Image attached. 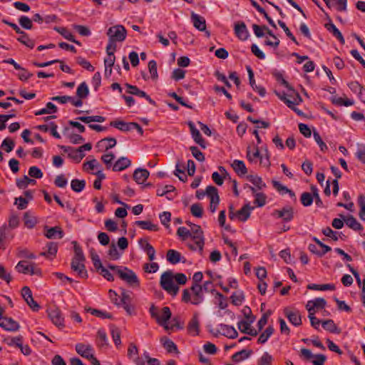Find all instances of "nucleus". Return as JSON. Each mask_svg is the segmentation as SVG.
Wrapping results in <instances>:
<instances>
[{
  "mask_svg": "<svg viewBox=\"0 0 365 365\" xmlns=\"http://www.w3.org/2000/svg\"><path fill=\"white\" fill-rule=\"evenodd\" d=\"M174 279L179 284H185L187 282V277L185 274L177 273L175 275H173L171 271L163 272L160 277V282L161 287L173 296H175L179 291L178 286L174 284Z\"/></svg>",
  "mask_w": 365,
  "mask_h": 365,
  "instance_id": "obj_1",
  "label": "nucleus"
},
{
  "mask_svg": "<svg viewBox=\"0 0 365 365\" xmlns=\"http://www.w3.org/2000/svg\"><path fill=\"white\" fill-rule=\"evenodd\" d=\"M73 243L75 255L71 264V269L76 272L80 277L87 278L88 272L84 264L85 256L82 249L77 245L76 242H73Z\"/></svg>",
  "mask_w": 365,
  "mask_h": 365,
  "instance_id": "obj_2",
  "label": "nucleus"
},
{
  "mask_svg": "<svg viewBox=\"0 0 365 365\" xmlns=\"http://www.w3.org/2000/svg\"><path fill=\"white\" fill-rule=\"evenodd\" d=\"M190 238L193 242H187V246L192 251L198 249L200 254L203 252L205 245V238L203 231L200 225L195 224H190Z\"/></svg>",
  "mask_w": 365,
  "mask_h": 365,
  "instance_id": "obj_3",
  "label": "nucleus"
},
{
  "mask_svg": "<svg viewBox=\"0 0 365 365\" xmlns=\"http://www.w3.org/2000/svg\"><path fill=\"white\" fill-rule=\"evenodd\" d=\"M118 276L129 286L132 287H139L140 281L136 274L133 270L127 267H123L122 270L118 271Z\"/></svg>",
  "mask_w": 365,
  "mask_h": 365,
  "instance_id": "obj_4",
  "label": "nucleus"
},
{
  "mask_svg": "<svg viewBox=\"0 0 365 365\" xmlns=\"http://www.w3.org/2000/svg\"><path fill=\"white\" fill-rule=\"evenodd\" d=\"M110 125L121 131H130L135 129L140 135L143 133L142 127L138 123L134 122L126 123L123 120H113L110 123Z\"/></svg>",
  "mask_w": 365,
  "mask_h": 365,
  "instance_id": "obj_5",
  "label": "nucleus"
},
{
  "mask_svg": "<svg viewBox=\"0 0 365 365\" xmlns=\"http://www.w3.org/2000/svg\"><path fill=\"white\" fill-rule=\"evenodd\" d=\"M126 30L121 25H117L109 28L107 32L108 38L114 41H123L126 37Z\"/></svg>",
  "mask_w": 365,
  "mask_h": 365,
  "instance_id": "obj_6",
  "label": "nucleus"
},
{
  "mask_svg": "<svg viewBox=\"0 0 365 365\" xmlns=\"http://www.w3.org/2000/svg\"><path fill=\"white\" fill-rule=\"evenodd\" d=\"M272 215L277 218L282 219L285 222H288L294 218V208L290 205H287L282 209L274 210Z\"/></svg>",
  "mask_w": 365,
  "mask_h": 365,
  "instance_id": "obj_7",
  "label": "nucleus"
},
{
  "mask_svg": "<svg viewBox=\"0 0 365 365\" xmlns=\"http://www.w3.org/2000/svg\"><path fill=\"white\" fill-rule=\"evenodd\" d=\"M34 264H29L26 260H21L16 266V269L19 273L30 274L31 275L41 274L39 269L33 267Z\"/></svg>",
  "mask_w": 365,
  "mask_h": 365,
  "instance_id": "obj_8",
  "label": "nucleus"
},
{
  "mask_svg": "<svg viewBox=\"0 0 365 365\" xmlns=\"http://www.w3.org/2000/svg\"><path fill=\"white\" fill-rule=\"evenodd\" d=\"M21 296L29 307L34 311L37 312L40 309V305L34 299L31 289L25 286L21 289Z\"/></svg>",
  "mask_w": 365,
  "mask_h": 365,
  "instance_id": "obj_9",
  "label": "nucleus"
},
{
  "mask_svg": "<svg viewBox=\"0 0 365 365\" xmlns=\"http://www.w3.org/2000/svg\"><path fill=\"white\" fill-rule=\"evenodd\" d=\"M47 312L48 317L56 326L59 328L64 327V319L59 309L52 307L49 308Z\"/></svg>",
  "mask_w": 365,
  "mask_h": 365,
  "instance_id": "obj_10",
  "label": "nucleus"
},
{
  "mask_svg": "<svg viewBox=\"0 0 365 365\" xmlns=\"http://www.w3.org/2000/svg\"><path fill=\"white\" fill-rule=\"evenodd\" d=\"M234 31L236 36L241 41H245L250 36L249 31L243 21L235 23Z\"/></svg>",
  "mask_w": 365,
  "mask_h": 365,
  "instance_id": "obj_11",
  "label": "nucleus"
},
{
  "mask_svg": "<svg viewBox=\"0 0 365 365\" xmlns=\"http://www.w3.org/2000/svg\"><path fill=\"white\" fill-rule=\"evenodd\" d=\"M19 324L11 317H4L1 309V328L9 331H16L19 330Z\"/></svg>",
  "mask_w": 365,
  "mask_h": 365,
  "instance_id": "obj_12",
  "label": "nucleus"
},
{
  "mask_svg": "<svg viewBox=\"0 0 365 365\" xmlns=\"http://www.w3.org/2000/svg\"><path fill=\"white\" fill-rule=\"evenodd\" d=\"M128 88L127 93L141 98H145L151 105L156 106V103L145 91L140 90L137 86L128 83L125 84Z\"/></svg>",
  "mask_w": 365,
  "mask_h": 365,
  "instance_id": "obj_13",
  "label": "nucleus"
},
{
  "mask_svg": "<svg viewBox=\"0 0 365 365\" xmlns=\"http://www.w3.org/2000/svg\"><path fill=\"white\" fill-rule=\"evenodd\" d=\"M190 290L193 294L191 303L194 305L201 304L204 300L203 290L200 284H192Z\"/></svg>",
  "mask_w": 365,
  "mask_h": 365,
  "instance_id": "obj_14",
  "label": "nucleus"
},
{
  "mask_svg": "<svg viewBox=\"0 0 365 365\" xmlns=\"http://www.w3.org/2000/svg\"><path fill=\"white\" fill-rule=\"evenodd\" d=\"M284 313L289 322L294 326L298 327L302 324L301 314L297 310H291L289 308L284 309Z\"/></svg>",
  "mask_w": 365,
  "mask_h": 365,
  "instance_id": "obj_15",
  "label": "nucleus"
},
{
  "mask_svg": "<svg viewBox=\"0 0 365 365\" xmlns=\"http://www.w3.org/2000/svg\"><path fill=\"white\" fill-rule=\"evenodd\" d=\"M60 148L63 150V152L68 153V157L70 158L73 159L78 163L80 162L85 157V154L81 153L79 148L76 149L72 147L65 145H61Z\"/></svg>",
  "mask_w": 365,
  "mask_h": 365,
  "instance_id": "obj_16",
  "label": "nucleus"
},
{
  "mask_svg": "<svg viewBox=\"0 0 365 365\" xmlns=\"http://www.w3.org/2000/svg\"><path fill=\"white\" fill-rule=\"evenodd\" d=\"M218 332L229 339H233L237 338L238 336L237 330L232 326L220 324L218 325Z\"/></svg>",
  "mask_w": 365,
  "mask_h": 365,
  "instance_id": "obj_17",
  "label": "nucleus"
},
{
  "mask_svg": "<svg viewBox=\"0 0 365 365\" xmlns=\"http://www.w3.org/2000/svg\"><path fill=\"white\" fill-rule=\"evenodd\" d=\"M139 246L143 249L148 256L150 261H153L155 258V250L154 247L148 242L146 239L141 238L138 240Z\"/></svg>",
  "mask_w": 365,
  "mask_h": 365,
  "instance_id": "obj_18",
  "label": "nucleus"
},
{
  "mask_svg": "<svg viewBox=\"0 0 365 365\" xmlns=\"http://www.w3.org/2000/svg\"><path fill=\"white\" fill-rule=\"evenodd\" d=\"M246 68H247V71L248 73L249 81H250V84L251 87L252 88V89L254 91L257 92L260 96L264 97L266 94L265 88L262 86L256 85L255 80L254 78V73H253L251 67L250 66H247L246 67Z\"/></svg>",
  "mask_w": 365,
  "mask_h": 365,
  "instance_id": "obj_19",
  "label": "nucleus"
},
{
  "mask_svg": "<svg viewBox=\"0 0 365 365\" xmlns=\"http://www.w3.org/2000/svg\"><path fill=\"white\" fill-rule=\"evenodd\" d=\"M45 230V236L48 239H62L63 237V231L58 226L53 227H48L46 226Z\"/></svg>",
  "mask_w": 365,
  "mask_h": 365,
  "instance_id": "obj_20",
  "label": "nucleus"
},
{
  "mask_svg": "<svg viewBox=\"0 0 365 365\" xmlns=\"http://www.w3.org/2000/svg\"><path fill=\"white\" fill-rule=\"evenodd\" d=\"M339 216L343 218L346 225L351 229L354 231H361L363 230V226L356 220V219L353 215H348L345 217L343 215H339Z\"/></svg>",
  "mask_w": 365,
  "mask_h": 365,
  "instance_id": "obj_21",
  "label": "nucleus"
},
{
  "mask_svg": "<svg viewBox=\"0 0 365 365\" xmlns=\"http://www.w3.org/2000/svg\"><path fill=\"white\" fill-rule=\"evenodd\" d=\"M76 351L81 356L89 359L93 354V349L92 346L84 344H77L76 345Z\"/></svg>",
  "mask_w": 365,
  "mask_h": 365,
  "instance_id": "obj_22",
  "label": "nucleus"
},
{
  "mask_svg": "<svg viewBox=\"0 0 365 365\" xmlns=\"http://www.w3.org/2000/svg\"><path fill=\"white\" fill-rule=\"evenodd\" d=\"M301 356H304L306 359H310L312 358H315L314 361H318L319 363H324L327 360V356L324 354H313L311 351L308 349L302 348L300 351Z\"/></svg>",
  "mask_w": 365,
  "mask_h": 365,
  "instance_id": "obj_23",
  "label": "nucleus"
},
{
  "mask_svg": "<svg viewBox=\"0 0 365 365\" xmlns=\"http://www.w3.org/2000/svg\"><path fill=\"white\" fill-rule=\"evenodd\" d=\"M117 141L115 138L112 137L105 138L97 143V148L100 150L107 151L116 145Z\"/></svg>",
  "mask_w": 365,
  "mask_h": 365,
  "instance_id": "obj_24",
  "label": "nucleus"
},
{
  "mask_svg": "<svg viewBox=\"0 0 365 365\" xmlns=\"http://www.w3.org/2000/svg\"><path fill=\"white\" fill-rule=\"evenodd\" d=\"M254 209L250 203L245 204L240 210L236 212L240 221L245 222L250 217L251 211Z\"/></svg>",
  "mask_w": 365,
  "mask_h": 365,
  "instance_id": "obj_25",
  "label": "nucleus"
},
{
  "mask_svg": "<svg viewBox=\"0 0 365 365\" xmlns=\"http://www.w3.org/2000/svg\"><path fill=\"white\" fill-rule=\"evenodd\" d=\"M325 28L327 31L331 33L332 35L336 37L341 44L345 43V40L343 35L330 19L329 21L325 24Z\"/></svg>",
  "mask_w": 365,
  "mask_h": 365,
  "instance_id": "obj_26",
  "label": "nucleus"
},
{
  "mask_svg": "<svg viewBox=\"0 0 365 365\" xmlns=\"http://www.w3.org/2000/svg\"><path fill=\"white\" fill-rule=\"evenodd\" d=\"M199 319H198V314H195L191 319V320L189 322L187 325V331L188 332L193 335L197 336L199 334Z\"/></svg>",
  "mask_w": 365,
  "mask_h": 365,
  "instance_id": "obj_27",
  "label": "nucleus"
},
{
  "mask_svg": "<svg viewBox=\"0 0 365 365\" xmlns=\"http://www.w3.org/2000/svg\"><path fill=\"white\" fill-rule=\"evenodd\" d=\"M149 172L146 169L137 168L133 173V179L138 184H143L149 177Z\"/></svg>",
  "mask_w": 365,
  "mask_h": 365,
  "instance_id": "obj_28",
  "label": "nucleus"
},
{
  "mask_svg": "<svg viewBox=\"0 0 365 365\" xmlns=\"http://www.w3.org/2000/svg\"><path fill=\"white\" fill-rule=\"evenodd\" d=\"M131 165V161L126 157H120L113 165L115 172L122 171Z\"/></svg>",
  "mask_w": 365,
  "mask_h": 365,
  "instance_id": "obj_29",
  "label": "nucleus"
},
{
  "mask_svg": "<svg viewBox=\"0 0 365 365\" xmlns=\"http://www.w3.org/2000/svg\"><path fill=\"white\" fill-rule=\"evenodd\" d=\"M171 317V312L169 307H164L162 309L161 311V315L159 314L158 320H157V322L161 325L164 326L165 329H168L169 327L168 325H166V322L170 319Z\"/></svg>",
  "mask_w": 365,
  "mask_h": 365,
  "instance_id": "obj_30",
  "label": "nucleus"
},
{
  "mask_svg": "<svg viewBox=\"0 0 365 365\" xmlns=\"http://www.w3.org/2000/svg\"><path fill=\"white\" fill-rule=\"evenodd\" d=\"M191 19L193 22L194 26L197 29L201 31H205L206 22L205 19L202 16L192 12L191 14Z\"/></svg>",
  "mask_w": 365,
  "mask_h": 365,
  "instance_id": "obj_31",
  "label": "nucleus"
},
{
  "mask_svg": "<svg viewBox=\"0 0 365 365\" xmlns=\"http://www.w3.org/2000/svg\"><path fill=\"white\" fill-rule=\"evenodd\" d=\"M57 250H58L57 243L53 242H48L46 245V250L44 252H42L41 253V255L45 256L49 259H53L56 256V255L57 253Z\"/></svg>",
  "mask_w": 365,
  "mask_h": 365,
  "instance_id": "obj_32",
  "label": "nucleus"
},
{
  "mask_svg": "<svg viewBox=\"0 0 365 365\" xmlns=\"http://www.w3.org/2000/svg\"><path fill=\"white\" fill-rule=\"evenodd\" d=\"M206 194L210 198V203L218 205L220 202V197L218 195L217 189L212 186L209 185L206 187Z\"/></svg>",
  "mask_w": 365,
  "mask_h": 365,
  "instance_id": "obj_33",
  "label": "nucleus"
},
{
  "mask_svg": "<svg viewBox=\"0 0 365 365\" xmlns=\"http://www.w3.org/2000/svg\"><path fill=\"white\" fill-rule=\"evenodd\" d=\"M250 1L251 3L252 6L253 7H255L259 13H260L261 14H262L264 16V18L268 21L269 24L271 26H272L273 28L277 29V26H276L275 23L272 19V18L268 16L267 13L265 11L264 9L262 6H260V5L256 1L250 0Z\"/></svg>",
  "mask_w": 365,
  "mask_h": 365,
  "instance_id": "obj_34",
  "label": "nucleus"
},
{
  "mask_svg": "<svg viewBox=\"0 0 365 365\" xmlns=\"http://www.w3.org/2000/svg\"><path fill=\"white\" fill-rule=\"evenodd\" d=\"M252 354V350L242 349L240 351L236 352L232 356V359L235 362H240L247 358H249Z\"/></svg>",
  "mask_w": 365,
  "mask_h": 365,
  "instance_id": "obj_35",
  "label": "nucleus"
},
{
  "mask_svg": "<svg viewBox=\"0 0 365 365\" xmlns=\"http://www.w3.org/2000/svg\"><path fill=\"white\" fill-rule=\"evenodd\" d=\"M167 260L173 264H176L181 261V255L175 250H169L166 255Z\"/></svg>",
  "mask_w": 365,
  "mask_h": 365,
  "instance_id": "obj_36",
  "label": "nucleus"
},
{
  "mask_svg": "<svg viewBox=\"0 0 365 365\" xmlns=\"http://www.w3.org/2000/svg\"><path fill=\"white\" fill-rule=\"evenodd\" d=\"M232 167L239 175H244L247 173V169L242 160H235L232 163Z\"/></svg>",
  "mask_w": 365,
  "mask_h": 365,
  "instance_id": "obj_37",
  "label": "nucleus"
},
{
  "mask_svg": "<svg viewBox=\"0 0 365 365\" xmlns=\"http://www.w3.org/2000/svg\"><path fill=\"white\" fill-rule=\"evenodd\" d=\"M160 341L163 344V347L168 353H178V349L176 344L170 339L167 337H163L160 339Z\"/></svg>",
  "mask_w": 365,
  "mask_h": 365,
  "instance_id": "obj_38",
  "label": "nucleus"
},
{
  "mask_svg": "<svg viewBox=\"0 0 365 365\" xmlns=\"http://www.w3.org/2000/svg\"><path fill=\"white\" fill-rule=\"evenodd\" d=\"M97 345L100 348L107 347L108 346V340L106 331L100 329L97 332Z\"/></svg>",
  "mask_w": 365,
  "mask_h": 365,
  "instance_id": "obj_39",
  "label": "nucleus"
},
{
  "mask_svg": "<svg viewBox=\"0 0 365 365\" xmlns=\"http://www.w3.org/2000/svg\"><path fill=\"white\" fill-rule=\"evenodd\" d=\"M322 325L324 329L329 331L331 333L339 334L341 332V329L336 327L332 319L323 321L322 322Z\"/></svg>",
  "mask_w": 365,
  "mask_h": 365,
  "instance_id": "obj_40",
  "label": "nucleus"
},
{
  "mask_svg": "<svg viewBox=\"0 0 365 365\" xmlns=\"http://www.w3.org/2000/svg\"><path fill=\"white\" fill-rule=\"evenodd\" d=\"M135 224L143 230L158 231L159 229L157 225L153 224L150 221L138 220Z\"/></svg>",
  "mask_w": 365,
  "mask_h": 365,
  "instance_id": "obj_41",
  "label": "nucleus"
},
{
  "mask_svg": "<svg viewBox=\"0 0 365 365\" xmlns=\"http://www.w3.org/2000/svg\"><path fill=\"white\" fill-rule=\"evenodd\" d=\"M86 311L87 312H90L91 314H93L97 317L101 318V319H112V317H113L112 314L107 312L96 309H93L91 307L86 308Z\"/></svg>",
  "mask_w": 365,
  "mask_h": 365,
  "instance_id": "obj_42",
  "label": "nucleus"
},
{
  "mask_svg": "<svg viewBox=\"0 0 365 365\" xmlns=\"http://www.w3.org/2000/svg\"><path fill=\"white\" fill-rule=\"evenodd\" d=\"M60 34H61L66 39L73 42L78 45H81L80 42L74 38L73 35L67 29L64 27H58L55 29Z\"/></svg>",
  "mask_w": 365,
  "mask_h": 365,
  "instance_id": "obj_43",
  "label": "nucleus"
},
{
  "mask_svg": "<svg viewBox=\"0 0 365 365\" xmlns=\"http://www.w3.org/2000/svg\"><path fill=\"white\" fill-rule=\"evenodd\" d=\"M307 289H312V290H320V291L334 290L335 285L333 284H309L307 285Z\"/></svg>",
  "mask_w": 365,
  "mask_h": 365,
  "instance_id": "obj_44",
  "label": "nucleus"
},
{
  "mask_svg": "<svg viewBox=\"0 0 365 365\" xmlns=\"http://www.w3.org/2000/svg\"><path fill=\"white\" fill-rule=\"evenodd\" d=\"M89 95V89L86 82H82L77 88L76 96L79 98H86Z\"/></svg>",
  "mask_w": 365,
  "mask_h": 365,
  "instance_id": "obj_45",
  "label": "nucleus"
},
{
  "mask_svg": "<svg viewBox=\"0 0 365 365\" xmlns=\"http://www.w3.org/2000/svg\"><path fill=\"white\" fill-rule=\"evenodd\" d=\"M77 119L85 123H90L91 122L103 123L106 120L105 117L101 115L80 116Z\"/></svg>",
  "mask_w": 365,
  "mask_h": 365,
  "instance_id": "obj_46",
  "label": "nucleus"
},
{
  "mask_svg": "<svg viewBox=\"0 0 365 365\" xmlns=\"http://www.w3.org/2000/svg\"><path fill=\"white\" fill-rule=\"evenodd\" d=\"M274 328L272 326H269L267 329L259 335L258 338V343L264 344L267 341L268 339L274 333Z\"/></svg>",
  "mask_w": 365,
  "mask_h": 365,
  "instance_id": "obj_47",
  "label": "nucleus"
},
{
  "mask_svg": "<svg viewBox=\"0 0 365 365\" xmlns=\"http://www.w3.org/2000/svg\"><path fill=\"white\" fill-rule=\"evenodd\" d=\"M17 41L30 48H33L35 46L34 41L31 39L26 32H24V34L20 35L17 38Z\"/></svg>",
  "mask_w": 365,
  "mask_h": 365,
  "instance_id": "obj_48",
  "label": "nucleus"
},
{
  "mask_svg": "<svg viewBox=\"0 0 365 365\" xmlns=\"http://www.w3.org/2000/svg\"><path fill=\"white\" fill-rule=\"evenodd\" d=\"M86 186V181L84 180L73 179L71 182V189L76 192H81Z\"/></svg>",
  "mask_w": 365,
  "mask_h": 365,
  "instance_id": "obj_49",
  "label": "nucleus"
},
{
  "mask_svg": "<svg viewBox=\"0 0 365 365\" xmlns=\"http://www.w3.org/2000/svg\"><path fill=\"white\" fill-rule=\"evenodd\" d=\"M107 58L104 60L105 75H107V68H109V75L112 73V66L114 65L115 57L113 53H108Z\"/></svg>",
  "mask_w": 365,
  "mask_h": 365,
  "instance_id": "obj_50",
  "label": "nucleus"
},
{
  "mask_svg": "<svg viewBox=\"0 0 365 365\" xmlns=\"http://www.w3.org/2000/svg\"><path fill=\"white\" fill-rule=\"evenodd\" d=\"M24 222L26 227L33 228L36 224V219L32 216L29 212H26L24 215Z\"/></svg>",
  "mask_w": 365,
  "mask_h": 365,
  "instance_id": "obj_51",
  "label": "nucleus"
},
{
  "mask_svg": "<svg viewBox=\"0 0 365 365\" xmlns=\"http://www.w3.org/2000/svg\"><path fill=\"white\" fill-rule=\"evenodd\" d=\"M36 180L30 179L28 176L24 175L22 178L16 180V185L19 189H25L30 183H35Z\"/></svg>",
  "mask_w": 365,
  "mask_h": 365,
  "instance_id": "obj_52",
  "label": "nucleus"
},
{
  "mask_svg": "<svg viewBox=\"0 0 365 365\" xmlns=\"http://www.w3.org/2000/svg\"><path fill=\"white\" fill-rule=\"evenodd\" d=\"M274 359L271 354L265 351L257 360V365H272Z\"/></svg>",
  "mask_w": 365,
  "mask_h": 365,
  "instance_id": "obj_53",
  "label": "nucleus"
},
{
  "mask_svg": "<svg viewBox=\"0 0 365 365\" xmlns=\"http://www.w3.org/2000/svg\"><path fill=\"white\" fill-rule=\"evenodd\" d=\"M110 332L115 344L118 346L120 345V331L118 327L114 325L110 326Z\"/></svg>",
  "mask_w": 365,
  "mask_h": 365,
  "instance_id": "obj_54",
  "label": "nucleus"
},
{
  "mask_svg": "<svg viewBox=\"0 0 365 365\" xmlns=\"http://www.w3.org/2000/svg\"><path fill=\"white\" fill-rule=\"evenodd\" d=\"M20 26L24 29H31L33 28L32 20L26 16H21L19 19Z\"/></svg>",
  "mask_w": 365,
  "mask_h": 365,
  "instance_id": "obj_55",
  "label": "nucleus"
},
{
  "mask_svg": "<svg viewBox=\"0 0 365 365\" xmlns=\"http://www.w3.org/2000/svg\"><path fill=\"white\" fill-rule=\"evenodd\" d=\"M302 204L305 206L308 207L310 206L314 200V197L309 192H304L302 194L301 198H300Z\"/></svg>",
  "mask_w": 365,
  "mask_h": 365,
  "instance_id": "obj_56",
  "label": "nucleus"
},
{
  "mask_svg": "<svg viewBox=\"0 0 365 365\" xmlns=\"http://www.w3.org/2000/svg\"><path fill=\"white\" fill-rule=\"evenodd\" d=\"M159 218L160 220V222L167 228L170 227V222L171 220V213L170 212H163L160 214Z\"/></svg>",
  "mask_w": 365,
  "mask_h": 365,
  "instance_id": "obj_57",
  "label": "nucleus"
},
{
  "mask_svg": "<svg viewBox=\"0 0 365 365\" xmlns=\"http://www.w3.org/2000/svg\"><path fill=\"white\" fill-rule=\"evenodd\" d=\"M358 203L360 207L359 213V217L361 220L365 222V197L363 195H359Z\"/></svg>",
  "mask_w": 365,
  "mask_h": 365,
  "instance_id": "obj_58",
  "label": "nucleus"
},
{
  "mask_svg": "<svg viewBox=\"0 0 365 365\" xmlns=\"http://www.w3.org/2000/svg\"><path fill=\"white\" fill-rule=\"evenodd\" d=\"M14 141L9 138H5L1 142V148H3L6 153H10L14 149Z\"/></svg>",
  "mask_w": 365,
  "mask_h": 365,
  "instance_id": "obj_59",
  "label": "nucleus"
},
{
  "mask_svg": "<svg viewBox=\"0 0 365 365\" xmlns=\"http://www.w3.org/2000/svg\"><path fill=\"white\" fill-rule=\"evenodd\" d=\"M190 212L192 215L196 217H201L203 214V208L199 203H195L191 205Z\"/></svg>",
  "mask_w": 365,
  "mask_h": 365,
  "instance_id": "obj_60",
  "label": "nucleus"
},
{
  "mask_svg": "<svg viewBox=\"0 0 365 365\" xmlns=\"http://www.w3.org/2000/svg\"><path fill=\"white\" fill-rule=\"evenodd\" d=\"M232 303L236 306L240 305L245 297L242 292H234L231 296Z\"/></svg>",
  "mask_w": 365,
  "mask_h": 365,
  "instance_id": "obj_61",
  "label": "nucleus"
},
{
  "mask_svg": "<svg viewBox=\"0 0 365 365\" xmlns=\"http://www.w3.org/2000/svg\"><path fill=\"white\" fill-rule=\"evenodd\" d=\"M115 158V155L112 152L107 153L101 156V160L105 163L108 169L112 166V162Z\"/></svg>",
  "mask_w": 365,
  "mask_h": 365,
  "instance_id": "obj_62",
  "label": "nucleus"
},
{
  "mask_svg": "<svg viewBox=\"0 0 365 365\" xmlns=\"http://www.w3.org/2000/svg\"><path fill=\"white\" fill-rule=\"evenodd\" d=\"M249 180L255 185L259 190L262 189L265 187V184L263 182L262 178L257 175H250L248 177Z\"/></svg>",
  "mask_w": 365,
  "mask_h": 365,
  "instance_id": "obj_63",
  "label": "nucleus"
},
{
  "mask_svg": "<svg viewBox=\"0 0 365 365\" xmlns=\"http://www.w3.org/2000/svg\"><path fill=\"white\" fill-rule=\"evenodd\" d=\"M356 156L362 163L365 164V145H358Z\"/></svg>",
  "mask_w": 365,
  "mask_h": 365,
  "instance_id": "obj_64",
  "label": "nucleus"
}]
</instances>
